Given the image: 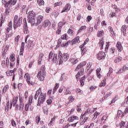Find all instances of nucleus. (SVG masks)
I'll use <instances>...</instances> for the list:
<instances>
[{"label": "nucleus", "mask_w": 128, "mask_h": 128, "mask_svg": "<svg viewBox=\"0 0 128 128\" xmlns=\"http://www.w3.org/2000/svg\"><path fill=\"white\" fill-rule=\"evenodd\" d=\"M38 95L39 98L38 99V106H40V104H44V100H46V94H42V88H40L39 90L36 92V93L34 95V100H38Z\"/></svg>", "instance_id": "nucleus-1"}, {"label": "nucleus", "mask_w": 128, "mask_h": 128, "mask_svg": "<svg viewBox=\"0 0 128 128\" xmlns=\"http://www.w3.org/2000/svg\"><path fill=\"white\" fill-rule=\"evenodd\" d=\"M22 22V18L20 17L18 18V16H15L14 17V28H16L18 26H20Z\"/></svg>", "instance_id": "nucleus-2"}, {"label": "nucleus", "mask_w": 128, "mask_h": 128, "mask_svg": "<svg viewBox=\"0 0 128 128\" xmlns=\"http://www.w3.org/2000/svg\"><path fill=\"white\" fill-rule=\"evenodd\" d=\"M46 76V72L44 70H40L38 72L37 78L40 80V82H42L44 80Z\"/></svg>", "instance_id": "nucleus-3"}, {"label": "nucleus", "mask_w": 128, "mask_h": 128, "mask_svg": "<svg viewBox=\"0 0 128 128\" xmlns=\"http://www.w3.org/2000/svg\"><path fill=\"white\" fill-rule=\"evenodd\" d=\"M96 58H98V60H104V58H106V54H104V52L101 51L100 52L97 56H96Z\"/></svg>", "instance_id": "nucleus-4"}, {"label": "nucleus", "mask_w": 128, "mask_h": 128, "mask_svg": "<svg viewBox=\"0 0 128 128\" xmlns=\"http://www.w3.org/2000/svg\"><path fill=\"white\" fill-rule=\"evenodd\" d=\"M24 78L26 80L27 83L28 84H34V82H32L30 80V76L28 75V73H26L24 76Z\"/></svg>", "instance_id": "nucleus-5"}, {"label": "nucleus", "mask_w": 128, "mask_h": 128, "mask_svg": "<svg viewBox=\"0 0 128 128\" xmlns=\"http://www.w3.org/2000/svg\"><path fill=\"white\" fill-rule=\"evenodd\" d=\"M18 97L16 96L14 98L12 102H10V110H12V106H16V102H18Z\"/></svg>", "instance_id": "nucleus-6"}, {"label": "nucleus", "mask_w": 128, "mask_h": 128, "mask_svg": "<svg viewBox=\"0 0 128 128\" xmlns=\"http://www.w3.org/2000/svg\"><path fill=\"white\" fill-rule=\"evenodd\" d=\"M28 22L31 24L32 26H38V24L36 22V17L28 19Z\"/></svg>", "instance_id": "nucleus-7"}, {"label": "nucleus", "mask_w": 128, "mask_h": 128, "mask_svg": "<svg viewBox=\"0 0 128 128\" xmlns=\"http://www.w3.org/2000/svg\"><path fill=\"white\" fill-rule=\"evenodd\" d=\"M6 74L8 76H12V80H14V70H8L6 72Z\"/></svg>", "instance_id": "nucleus-8"}, {"label": "nucleus", "mask_w": 128, "mask_h": 128, "mask_svg": "<svg viewBox=\"0 0 128 128\" xmlns=\"http://www.w3.org/2000/svg\"><path fill=\"white\" fill-rule=\"evenodd\" d=\"M78 120V117L74 116H72L68 118V121L69 122H72L74 120Z\"/></svg>", "instance_id": "nucleus-9"}, {"label": "nucleus", "mask_w": 128, "mask_h": 128, "mask_svg": "<svg viewBox=\"0 0 128 128\" xmlns=\"http://www.w3.org/2000/svg\"><path fill=\"white\" fill-rule=\"evenodd\" d=\"M16 4V0H10L5 5L6 8H8L10 4L11 6H14Z\"/></svg>", "instance_id": "nucleus-10"}, {"label": "nucleus", "mask_w": 128, "mask_h": 128, "mask_svg": "<svg viewBox=\"0 0 128 128\" xmlns=\"http://www.w3.org/2000/svg\"><path fill=\"white\" fill-rule=\"evenodd\" d=\"M42 18H44V16L42 15H39L36 18V22L37 26H38L42 22Z\"/></svg>", "instance_id": "nucleus-11"}, {"label": "nucleus", "mask_w": 128, "mask_h": 128, "mask_svg": "<svg viewBox=\"0 0 128 128\" xmlns=\"http://www.w3.org/2000/svg\"><path fill=\"white\" fill-rule=\"evenodd\" d=\"M70 10V4H67L66 6L62 10V12H68Z\"/></svg>", "instance_id": "nucleus-12"}, {"label": "nucleus", "mask_w": 128, "mask_h": 128, "mask_svg": "<svg viewBox=\"0 0 128 128\" xmlns=\"http://www.w3.org/2000/svg\"><path fill=\"white\" fill-rule=\"evenodd\" d=\"M58 58H59V64H62V62H64V56H62V52H59V56H58Z\"/></svg>", "instance_id": "nucleus-13"}, {"label": "nucleus", "mask_w": 128, "mask_h": 128, "mask_svg": "<svg viewBox=\"0 0 128 128\" xmlns=\"http://www.w3.org/2000/svg\"><path fill=\"white\" fill-rule=\"evenodd\" d=\"M12 22L10 21L8 22V26L6 28V32L8 33L10 30H12Z\"/></svg>", "instance_id": "nucleus-14"}, {"label": "nucleus", "mask_w": 128, "mask_h": 128, "mask_svg": "<svg viewBox=\"0 0 128 128\" xmlns=\"http://www.w3.org/2000/svg\"><path fill=\"white\" fill-rule=\"evenodd\" d=\"M116 46L118 50V52H122V50L123 48H122V43L120 42H118L116 44Z\"/></svg>", "instance_id": "nucleus-15"}, {"label": "nucleus", "mask_w": 128, "mask_h": 128, "mask_svg": "<svg viewBox=\"0 0 128 128\" xmlns=\"http://www.w3.org/2000/svg\"><path fill=\"white\" fill-rule=\"evenodd\" d=\"M128 70V67L126 66H124L122 67V68L120 69L117 72L116 74H122V72H124L126 70Z\"/></svg>", "instance_id": "nucleus-16"}, {"label": "nucleus", "mask_w": 128, "mask_h": 128, "mask_svg": "<svg viewBox=\"0 0 128 128\" xmlns=\"http://www.w3.org/2000/svg\"><path fill=\"white\" fill-rule=\"evenodd\" d=\"M36 18V14H34V12L32 10L30 11L28 13V19L29 18Z\"/></svg>", "instance_id": "nucleus-17"}, {"label": "nucleus", "mask_w": 128, "mask_h": 128, "mask_svg": "<svg viewBox=\"0 0 128 128\" xmlns=\"http://www.w3.org/2000/svg\"><path fill=\"white\" fill-rule=\"evenodd\" d=\"M24 42H22L20 49V54H21V56L24 55Z\"/></svg>", "instance_id": "nucleus-18"}, {"label": "nucleus", "mask_w": 128, "mask_h": 128, "mask_svg": "<svg viewBox=\"0 0 128 128\" xmlns=\"http://www.w3.org/2000/svg\"><path fill=\"white\" fill-rule=\"evenodd\" d=\"M50 26V22L48 20H46L43 23V26L44 28H47V26Z\"/></svg>", "instance_id": "nucleus-19"}, {"label": "nucleus", "mask_w": 128, "mask_h": 128, "mask_svg": "<svg viewBox=\"0 0 128 128\" xmlns=\"http://www.w3.org/2000/svg\"><path fill=\"white\" fill-rule=\"evenodd\" d=\"M126 28H128V26L123 25L122 28V32L124 34V36H126Z\"/></svg>", "instance_id": "nucleus-20"}, {"label": "nucleus", "mask_w": 128, "mask_h": 128, "mask_svg": "<svg viewBox=\"0 0 128 128\" xmlns=\"http://www.w3.org/2000/svg\"><path fill=\"white\" fill-rule=\"evenodd\" d=\"M52 60L54 64H58V55L56 54H54Z\"/></svg>", "instance_id": "nucleus-21"}, {"label": "nucleus", "mask_w": 128, "mask_h": 128, "mask_svg": "<svg viewBox=\"0 0 128 128\" xmlns=\"http://www.w3.org/2000/svg\"><path fill=\"white\" fill-rule=\"evenodd\" d=\"M62 56L64 58V62H66L68 58H70V55L66 53H64Z\"/></svg>", "instance_id": "nucleus-22"}, {"label": "nucleus", "mask_w": 128, "mask_h": 128, "mask_svg": "<svg viewBox=\"0 0 128 128\" xmlns=\"http://www.w3.org/2000/svg\"><path fill=\"white\" fill-rule=\"evenodd\" d=\"M86 62H82L79 65H78V66L76 68V70H78V69L80 68H82L83 66H86Z\"/></svg>", "instance_id": "nucleus-23"}, {"label": "nucleus", "mask_w": 128, "mask_h": 128, "mask_svg": "<svg viewBox=\"0 0 128 128\" xmlns=\"http://www.w3.org/2000/svg\"><path fill=\"white\" fill-rule=\"evenodd\" d=\"M84 76V70H81L78 72L76 76V78H80V76Z\"/></svg>", "instance_id": "nucleus-24"}, {"label": "nucleus", "mask_w": 128, "mask_h": 128, "mask_svg": "<svg viewBox=\"0 0 128 128\" xmlns=\"http://www.w3.org/2000/svg\"><path fill=\"white\" fill-rule=\"evenodd\" d=\"M80 36H78L72 40V42L73 44H78L80 43Z\"/></svg>", "instance_id": "nucleus-25"}, {"label": "nucleus", "mask_w": 128, "mask_h": 128, "mask_svg": "<svg viewBox=\"0 0 128 128\" xmlns=\"http://www.w3.org/2000/svg\"><path fill=\"white\" fill-rule=\"evenodd\" d=\"M104 44V40L102 39L99 42V46L100 50H102Z\"/></svg>", "instance_id": "nucleus-26"}, {"label": "nucleus", "mask_w": 128, "mask_h": 128, "mask_svg": "<svg viewBox=\"0 0 128 128\" xmlns=\"http://www.w3.org/2000/svg\"><path fill=\"white\" fill-rule=\"evenodd\" d=\"M96 72L97 78H102V75H100V68H98Z\"/></svg>", "instance_id": "nucleus-27"}, {"label": "nucleus", "mask_w": 128, "mask_h": 128, "mask_svg": "<svg viewBox=\"0 0 128 128\" xmlns=\"http://www.w3.org/2000/svg\"><path fill=\"white\" fill-rule=\"evenodd\" d=\"M122 58L118 56L116 58L114 62L116 64H117V62H122Z\"/></svg>", "instance_id": "nucleus-28"}, {"label": "nucleus", "mask_w": 128, "mask_h": 128, "mask_svg": "<svg viewBox=\"0 0 128 128\" xmlns=\"http://www.w3.org/2000/svg\"><path fill=\"white\" fill-rule=\"evenodd\" d=\"M93 30H94V28L90 27L88 28V32H86V36H90V34H92Z\"/></svg>", "instance_id": "nucleus-29"}, {"label": "nucleus", "mask_w": 128, "mask_h": 128, "mask_svg": "<svg viewBox=\"0 0 128 128\" xmlns=\"http://www.w3.org/2000/svg\"><path fill=\"white\" fill-rule=\"evenodd\" d=\"M70 62L72 64H76L78 62V59H76L74 58H72L70 59Z\"/></svg>", "instance_id": "nucleus-30"}, {"label": "nucleus", "mask_w": 128, "mask_h": 128, "mask_svg": "<svg viewBox=\"0 0 128 128\" xmlns=\"http://www.w3.org/2000/svg\"><path fill=\"white\" fill-rule=\"evenodd\" d=\"M8 86L6 85L4 86V88L2 89V94H6V92H8Z\"/></svg>", "instance_id": "nucleus-31"}, {"label": "nucleus", "mask_w": 128, "mask_h": 128, "mask_svg": "<svg viewBox=\"0 0 128 128\" xmlns=\"http://www.w3.org/2000/svg\"><path fill=\"white\" fill-rule=\"evenodd\" d=\"M59 87H60V85L58 84H56L53 89V91H52L53 94H54L56 92V90H58Z\"/></svg>", "instance_id": "nucleus-32"}, {"label": "nucleus", "mask_w": 128, "mask_h": 128, "mask_svg": "<svg viewBox=\"0 0 128 128\" xmlns=\"http://www.w3.org/2000/svg\"><path fill=\"white\" fill-rule=\"evenodd\" d=\"M124 114H126L124 112H122V110H120L118 111V116H121V118H124Z\"/></svg>", "instance_id": "nucleus-33"}, {"label": "nucleus", "mask_w": 128, "mask_h": 128, "mask_svg": "<svg viewBox=\"0 0 128 128\" xmlns=\"http://www.w3.org/2000/svg\"><path fill=\"white\" fill-rule=\"evenodd\" d=\"M104 34V30H102L98 32L97 36H98V38H100V36H102Z\"/></svg>", "instance_id": "nucleus-34"}, {"label": "nucleus", "mask_w": 128, "mask_h": 128, "mask_svg": "<svg viewBox=\"0 0 128 128\" xmlns=\"http://www.w3.org/2000/svg\"><path fill=\"white\" fill-rule=\"evenodd\" d=\"M106 77H104V80L100 84V86H106Z\"/></svg>", "instance_id": "nucleus-35"}, {"label": "nucleus", "mask_w": 128, "mask_h": 128, "mask_svg": "<svg viewBox=\"0 0 128 128\" xmlns=\"http://www.w3.org/2000/svg\"><path fill=\"white\" fill-rule=\"evenodd\" d=\"M43 56H44V54H40L38 64H42V60Z\"/></svg>", "instance_id": "nucleus-36"}, {"label": "nucleus", "mask_w": 128, "mask_h": 128, "mask_svg": "<svg viewBox=\"0 0 128 128\" xmlns=\"http://www.w3.org/2000/svg\"><path fill=\"white\" fill-rule=\"evenodd\" d=\"M38 4L40 6L44 4V0H38Z\"/></svg>", "instance_id": "nucleus-37"}, {"label": "nucleus", "mask_w": 128, "mask_h": 128, "mask_svg": "<svg viewBox=\"0 0 128 128\" xmlns=\"http://www.w3.org/2000/svg\"><path fill=\"white\" fill-rule=\"evenodd\" d=\"M86 26H81L78 30V34H80V32H82L84 30H86Z\"/></svg>", "instance_id": "nucleus-38"}, {"label": "nucleus", "mask_w": 128, "mask_h": 128, "mask_svg": "<svg viewBox=\"0 0 128 128\" xmlns=\"http://www.w3.org/2000/svg\"><path fill=\"white\" fill-rule=\"evenodd\" d=\"M28 104H29L30 106H32V98L33 97L32 96H30L28 98Z\"/></svg>", "instance_id": "nucleus-39"}, {"label": "nucleus", "mask_w": 128, "mask_h": 128, "mask_svg": "<svg viewBox=\"0 0 128 128\" xmlns=\"http://www.w3.org/2000/svg\"><path fill=\"white\" fill-rule=\"evenodd\" d=\"M84 76L82 78L81 80H80V86H84Z\"/></svg>", "instance_id": "nucleus-40"}, {"label": "nucleus", "mask_w": 128, "mask_h": 128, "mask_svg": "<svg viewBox=\"0 0 128 128\" xmlns=\"http://www.w3.org/2000/svg\"><path fill=\"white\" fill-rule=\"evenodd\" d=\"M8 110H10V102H8L5 106V112H8Z\"/></svg>", "instance_id": "nucleus-41"}, {"label": "nucleus", "mask_w": 128, "mask_h": 128, "mask_svg": "<svg viewBox=\"0 0 128 128\" xmlns=\"http://www.w3.org/2000/svg\"><path fill=\"white\" fill-rule=\"evenodd\" d=\"M10 62H14V60H16V58H14V54H12L10 56Z\"/></svg>", "instance_id": "nucleus-42"}, {"label": "nucleus", "mask_w": 128, "mask_h": 128, "mask_svg": "<svg viewBox=\"0 0 128 128\" xmlns=\"http://www.w3.org/2000/svg\"><path fill=\"white\" fill-rule=\"evenodd\" d=\"M113 71L114 70L112 68V67H110L108 72L107 74V76H110V74H112Z\"/></svg>", "instance_id": "nucleus-43"}, {"label": "nucleus", "mask_w": 128, "mask_h": 128, "mask_svg": "<svg viewBox=\"0 0 128 128\" xmlns=\"http://www.w3.org/2000/svg\"><path fill=\"white\" fill-rule=\"evenodd\" d=\"M6 52H8V51L6 50H4L2 53V57L4 60L6 58Z\"/></svg>", "instance_id": "nucleus-44"}, {"label": "nucleus", "mask_w": 128, "mask_h": 128, "mask_svg": "<svg viewBox=\"0 0 128 128\" xmlns=\"http://www.w3.org/2000/svg\"><path fill=\"white\" fill-rule=\"evenodd\" d=\"M24 34H28V26H26V24H24Z\"/></svg>", "instance_id": "nucleus-45"}, {"label": "nucleus", "mask_w": 128, "mask_h": 128, "mask_svg": "<svg viewBox=\"0 0 128 128\" xmlns=\"http://www.w3.org/2000/svg\"><path fill=\"white\" fill-rule=\"evenodd\" d=\"M24 104H20L19 110L20 112H22V110H24Z\"/></svg>", "instance_id": "nucleus-46"}, {"label": "nucleus", "mask_w": 128, "mask_h": 128, "mask_svg": "<svg viewBox=\"0 0 128 128\" xmlns=\"http://www.w3.org/2000/svg\"><path fill=\"white\" fill-rule=\"evenodd\" d=\"M62 2H57L54 4V8L60 6H62Z\"/></svg>", "instance_id": "nucleus-47"}, {"label": "nucleus", "mask_w": 128, "mask_h": 128, "mask_svg": "<svg viewBox=\"0 0 128 128\" xmlns=\"http://www.w3.org/2000/svg\"><path fill=\"white\" fill-rule=\"evenodd\" d=\"M91 66H92V62H88L86 65V70H87L88 72V70H90V68Z\"/></svg>", "instance_id": "nucleus-48"}, {"label": "nucleus", "mask_w": 128, "mask_h": 128, "mask_svg": "<svg viewBox=\"0 0 128 128\" xmlns=\"http://www.w3.org/2000/svg\"><path fill=\"white\" fill-rule=\"evenodd\" d=\"M54 53L52 52H50L49 54V56H48V60H52V58H54Z\"/></svg>", "instance_id": "nucleus-49"}, {"label": "nucleus", "mask_w": 128, "mask_h": 128, "mask_svg": "<svg viewBox=\"0 0 128 128\" xmlns=\"http://www.w3.org/2000/svg\"><path fill=\"white\" fill-rule=\"evenodd\" d=\"M11 124L12 126H16V121L14 119L11 120Z\"/></svg>", "instance_id": "nucleus-50"}, {"label": "nucleus", "mask_w": 128, "mask_h": 128, "mask_svg": "<svg viewBox=\"0 0 128 128\" xmlns=\"http://www.w3.org/2000/svg\"><path fill=\"white\" fill-rule=\"evenodd\" d=\"M100 113L98 112H96L94 114V117L93 119L94 118V120H96V118H98V116H100Z\"/></svg>", "instance_id": "nucleus-51"}, {"label": "nucleus", "mask_w": 128, "mask_h": 128, "mask_svg": "<svg viewBox=\"0 0 128 128\" xmlns=\"http://www.w3.org/2000/svg\"><path fill=\"white\" fill-rule=\"evenodd\" d=\"M68 34L72 36H74V32H72V30L71 29H68Z\"/></svg>", "instance_id": "nucleus-52"}, {"label": "nucleus", "mask_w": 128, "mask_h": 128, "mask_svg": "<svg viewBox=\"0 0 128 128\" xmlns=\"http://www.w3.org/2000/svg\"><path fill=\"white\" fill-rule=\"evenodd\" d=\"M88 117H85L83 121L80 123V124H84V122H86L88 121Z\"/></svg>", "instance_id": "nucleus-53"}, {"label": "nucleus", "mask_w": 128, "mask_h": 128, "mask_svg": "<svg viewBox=\"0 0 128 128\" xmlns=\"http://www.w3.org/2000/svg\"><path fill=\"white\" fill-rule=\"evenodd\" d=\"M108 30L110 32V34H112V36H114V30H112V28L109 26Z\"/></svg>", "instance_id": "nucleus-54"}, {"label": "nucleus", "mask_w": 128, "mask_h": 128, "mask_svg": "<svg viewBox=\"0 0 128 128\" xmlns=\"http://www.w3.org/2000/svg\"><path fill=\"white\" fill-rule=\"evenodd\" d=\"M19 102L20 104H24V98H22L20 96L19 97Z\"/></svg>", "instance_id": "nucleus-55"}, {"label": "nucleus", "mask_w": 128, "mask_h": 128, "mask_svg": "<svg viewBox=\"0 0 128 128\" xmlns=\"http://www.w3.org/2000/svg\"><path fill=\"white\" fill-rule=\"evenodd\" d=\"M92 18V17L90 16H88L86 19V21L88 22H90V20Z\"/></svg>", "instance_id": "nucleus-56"}, {"label": "nucleus", "mask_w": 128, "mask_h": 128, "mask_svg": "<svg viewBox=\"0 0 128 128\" xmlns=\"http://www.w3.org/2000/svg\"><path fill=\"white\" fill-rule=\"evenodd\" d=\"M90 108H88L87 109V110L84 112V114L85 116H86V114H90Z\"/></svg>", "instance_id": "nucleus-57"}, {"label": "nucleus", "mask_w": 128, "mask_h": 128, "mask_svg": "<svg viewBox=\"0 0 128 128\" xmlns=\"http://www.w3.org/2000/svg\"><path fill=\"white\" fill-rule=\"evenodd\" d=\"M76 94H82L84 92L80 89L77 88L76 90Z\"/></svg>", "instance_id": "nucleus-58"}, {"label": "nucleus", "mask_w": 128, "mask_h": 128, "mask_svg": "<svg viewBox=\"0 0 128 128\" xmlns=\"http://www.w3.org/2000/svg\"><path fill=\"white\" fill-rule=\"evenodd\" d=\"M18 72L19 74H20V76H24V72H22V70L20 68L18 69Z\"/></svg>", "instance_id": "nucleus-59"}, {"label": "nucleus", "mask_w": 128, "mask_h": 128, "mask_svg": "<svg viewBox=\"0 0 128 128\" xmlns=\"http://www.w3.org/2000/svg\"><path fill=\"white\" fill-rule=\"evenodd\" d=\"M65 90H66V92H64V94L66 95L70 94H71L70 91L68 90V88H65Z\"/></svg>", "instance_id": "nucleus-60"}, {"label": "nucleus", "mask_w": 128, "mask_h": 128, "mask_svg": "<svg viewBox=\"0 0 128 128\" xmlns=\"http://www.w3.org/2000/svg\"><path fill=\"white\" fill-rule=\"evenodd\" d=\"M40 116H37L36 117V123L37 124H38V122H40Z\"/></svg>", "instance_id": "nucleus-61"}, {"label": "nucleus", "mask_w": 128, "mask_h": 128, "mask_svg": "<svg viewBox=\"0 0 128 128\" xmlns=\"http://www.w3.org/2000/svg\"><path fill=\"white\" fill-rule=\"evenodd\" d=\"M5 16H10V12L8 11V8H6V10Z\"/></svg>", "instance_id": "nucleus-62"}, {"label": "nucleus", "mask_w": 128, "mask_h": 128, "mask_svg": "<svg viewBox=\"0 0 128 128\" xmlns=\"http://www.w3.org/2000/svg\"><path fill=\"white\" fill-rule=\"evenodd\" d=\"M68 100H69V102H74V96H70L68 98Z\"/></svg>", "instance_id": "nucleus-63"}, {"label": "nucleus", "mask_w": 128, "mask_h": 128, "mask_svg": "<svg viewBox=\"0 0 128 128\" xmlns=\"http://www.w3.org/2000/svg\"><path fill=\"white\" fill-rule=\"evenodd\" d=\"M67 36H68V35H66V34H64L62 36L61 38H62V40H66Z\"/></svg>", "instance_id": "nucleus-64"}]
</instances>
